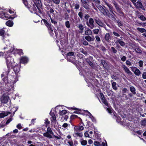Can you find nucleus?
I'll return each mask as SVG.
<instances>
[{
    "label": "nucleus",
    "mask_w": 146,
    "mask_h": 146,
    "mask_svg": "<svg viewBox=\"0 0 146 146\" xmlns=\"http://www.w3.org/2000/svg\"><path fill=\"white\" fill-rule=\"evenodd\" d=\"M90 17V16L88 14H85L84 16V18L87 25L90 29H92L95 27L94 21L93 18H89Z\"/></svg>",
    "instance_id": "obj_1"
},
{
    "label": "nucleus",
    "mask_w": 146,
    "mask_h": 146,
    "mask_svg": "<svg viewBox=\"0 0 146 146\" xmlns=\"http://www.w3.org/2000/svg\"><path fill=\"white\" fill-rule=\"evenodd\" d=\"M6 63L7 65V69L5 74L8 75L10 68H12L14 65L13 59L11 57H7L6 58Z\"/></svg>",
    "instance_id": "obj_2"
},
{
    "label": "nucleus",
    "mask_w": 146,
    "mask_h": 146,
    "mask_svg": "<svg viewBox=\"0 0 146 146\" xmlns=\"http://www.w3.org/2000/svg\"><path fill=\"white\" fill-rule=\"evenodd\" d=\"M50 134L53 135L54 137L58 139H60L61 137H59L54 135V133L52 131L51 128L49 127H48L47 129V132L44 133L43 134V135L48 138H52V136Z\"/></svg>",
    "instance_id": "obj_3"
},
{
    "label": "nucleus",
    "mask_w": 146,
    "mask_h": 146,
    "mask_svg": "<svg viewBox=\"0 0 146 146\" xmlns=\"http://www.w3.org/2000/svg\"><path fill=\"white\" fill-rule=\"evenodd\" d=\"M100 3H96L95 6L98 9L100 12L104 15L107 12L108 10L105 9L103 7L100 5Z\"/></svg>",
    "instance_id": "obj_4"
},
{
    "label": "nucleus",
    "mask_w": 146,
    "mask_h": 146,
    "mask_svg": "<svg viewBox=\"0 0 146 146\" xmlns=\"http://www.w3.org/2000/svg\"><path fill=\"white\" fill-rule=\"evenodd\" d=\"M82 5L86 10L90 9V6L88 4L89 3L88 0H81Z\"/></svg>",
    "instance_id": "obj_5"
},
{
    "label": "nucleus",
    "mask_w": 146,
    "mask_h": 146,
    "mask_svg": "<svg viewBox=\"0 0 146 146\" xmlns=\"http://www.w3.org/2000/svg\"><path fill=\"white\" fill-rule=\"evenodd\" d=\"M9 97L8 96H3L1 98V101L2 103L5 104L9 100Z\"/></svg>",
    "instance_id": "obj_6"
},
{
    "label": "nucleus",
    "mask_w": 146,
    "mask_h": 146,
    "mask_svg": "<svg viewBox=\"0 0 146 146\" xmlns=\"http://www.w3.org/2000/svg\"><path fill=\"white\" fill-rule=\"evenodd\" d=\"M132 70L133 71L135 75L137 76H139L141 73V72L136 67H132Z\"/></svg>",
    "instance_id": "obj_7"
},
{
    "label": "nucleus",
    "mask_w": 146,
    "mask_h": 146,
    "mask_svg": "<svg viewBox=\"0 0 146 146\" xmlns=\"http://www.w3.org/2000/svg\"><path fill=\"white\" fill-rule=\"evenodd\" d=\"M107 11V12L104 15L105 16H107L110 18H111L112 19V20L114 21H117L116 19L114 17L113 15H112V14H111L110 13L109 11L108 10Z\"/></svg>",
    "instance_id": "obj_8"
},
{
    "label": "nucleus",
    "mask_w": 146,
    "mask_h": 146,
    "mask_svg": "<svg viewBox=\"0 0 146 146\" xmlns=\"http://www.w3.org/2000/svg\"><path fill=\"white\" fill-rule=\"evenodd\" d=\"M101 99L102 102L106 106H108V103L106 100L105 99L103 94L102 93L100 94Z\"/></svg>",
    "instance_id": "obj_9"
},
{
    "label": "nucleus",
    "mask_w": 146,
    "mask_h": 146,
    "mask_svg": "<svg viewBox=\"0 0 146 146\" xmlns=\"http://www.w3.org/2000/svg\"><path fill=\"white\" fill-rule=\"evenodd\" d=\"M134 5L137 8L142 9L143 5L142 3L139 1H137L136 3H135Z\"/></svg>",
    "instance_id": "obj_10"
},
{
    "label": "nucleus",
    "mask_w": 146,
    "mask_h": 146,
    "mask_svg": "<svg viewBox=\"0 0 146 146\" xmlns=\"http://www.w3.org/2000/svg\"><path fill=\"white\" fill-rule=\"evenodd\" d=\"M84 127L82 126H75L74 128L75 132H78L83 130Z\"/></svg>",
    "instance_id": "obj_11"
},
{
    "label": "nucleus",
    "mask_w": 146,
    "mask_h": 146,
    "mask_svg": "<svg viewBox=\"0 0 146 146\" xmlns=\"http://www.w3.org/2000/svg\"><path fill=\"white\" fill-rule=\"evenodd\" d=\"M95 22L98 25L101 27H103L104 24L101 21V20L98 18L94 19Z\"/></svg>",
    "instance_id": "obj_12"
},
{
    "label": "nucleus",
    "mask_w": 146,
    "mask_h": 146,
    "mask_svg": "<svg viewBox=\"0 0 146 146\" xmlns=\"http://www.w3.org/2000/svg\"><path fill=\"white\" fill-rule=\"evenodd\" d=\"M28 61V58L25 56H22L20 59V62L21 63H27Z\"/></svg>",
    "instance_id": "obj_13"
},
{
    "label": "nucleus",
    "mask_w": 146,
    "mask_h": 146,
    "mask_svg": "<svg viewBox=\"0 0 146 146\" xmlns=\"http://www.w3.org/2000/svg\"><path fill=\"white\" fill-rule=\"evenodd\" d=\"M122 67L123 68L125 72L127 74H132V73L129 70V69L125 65H122Z\"/></svg>",
    "instance_id": "obj_14"
},
{
    "label": "nucleus",
    "mask_w": 146,
    "mask_h": 146,
    "mask_svg": "<svg viewBox=\"0 0 146 146\" xmlns=\"http://www.w3.org/2000/svg\"><path fill=\"white\" fill-rule=\"evenodd\" d=\"M92 31L90 29L87 28L85 30V35H92Z\"/></svg>",
    "instance_id": "obj_15"
},
{
    "label": "nucleus",
    "mask_w": 146,
    "mask_h": 146,
    "mask_svg": "<svg viewBox=\"0 0 146 146\" xmlns=\"http://www.w3.org/2000/svg\"><path fill=\"white\" fill-rule=\"evenodd\" d=\"M43 21L45 25L47 27L48 29L50 30L51 31H52L53 30L52 28L51 25L49 23H48V22L46 20L44 19Z\"/></svg>",
    "instance_id": "obj_16"
},
{
    "label": "nucleus",
    "mask_w": 146,
    "mask_h": 146,
    "mask_svg": "<svg viewBox=\"0 0 146 146\" xmlns=\"http://www.w3.org/2000/svg\"><path fill=\"white\" fill-rule=\"evenodd\" d=\"M116 38L117 39V40H116V42H115V43H117V42H118L121 46H124L125 44L124 42L121 40L119 38Z\"/></svg>",
    "instance_id": "obj_17"
},
{
    "label": "nucleus",
    "mask_w": 146,
    "mask_h": 146,
    "mask_svg": "<svg viewBox=\"0 0 146 146\" xmlns=\"http://www.w3.org/2000/svg\"><path fill=\"white\" fill-rule=\"evenodd\" d=\"M85 38L88 42L93 41L94 40V37H92L90 36H85Z\"/></svg>",
    "instance_id": "obj_18"
},
{
    "label": "nucleus",
    "mask_w": 146,
    "mask_h": 146,
    "mask_svg": "<svg viewBox=\"0 0 146 146\" xmlns=\"http://www.w3.org/2000/svg\"><path fill=\"white\" fill-rule=\"evenodd\" d=\"M105 3L109 7V11L110 12L113 13V8L112 5L111 4H110L107 3L106 2H105Z\"/></svg>",
    "instance_id": "obj_19"
},
{
    "label": "nucleus",
    "mask_w": 146,
    "mask_h": 146,
    "mask_svg": "<svg viewBox=\"0 0 146 146\" xmlns=\"http://www.w3.org/2000/svg\"><path fill=\"white\" fill-rule=\"evenodd\" d=\"M13 70L15 74L17 73L19 71V68L18 66L15 65L13 68Z\"/></svg>",
    "instance_id": "obj_20"
},
{
    "label": "nucleus",
    "mask_w": 146,
    "mask_h": 146,
    "mask_svg": "<svg viewBox=\"0 0 146 146\" xmlns=\"http://www.w3.org/2000/svg\"><path fill=\"white\" fill-rule=\"evenodd\" d=\"M101 64L103 66L105 69L107 68V64L105 60H101Z\"/></svg>",
    "instance_id": "obj_21"
},
{
    "label": "nucleus",
    "mask_w": 146,
    "mask_h": 146,
    "mask_svg": "<svg viewBox=\"0 0 146 146\" xmlns=\"http://www.w3.org/2000/svg\"><path fill=\"white\" fill-rule=\"evenodd\" d=\"M73 6L74 7V9H78L80 7V5L79 3H74L72 4Z\"/></svg>",
    "instance_id": "obj_22"
},
{
    "label": "nucleus",
    "mask_w": 146,
    "mask_h": 146,
    "mask_svg": "<svg viewBox=\"0 0 146 146\" xmlns=\"http://www.w3.org/2000/svg\"><path fill=\"white\" fill-rule=\"evenodd\" d=\"M74 136L75 137H81L83 136L82 133H78V132H75Z\"/></svg>",
    "instance_id": "obj_23"
},
{
    "label": "nucleus",
    "mask_w": 146,
    "mask_h": 146,
    "mask_svg": "<svg viewBox=\"0 0 146 146\" xmlns=\"http://www.w3.org/2000/svg\"><path fill=\"white\" fill-rule=\"evenodd\" d=\"M5 31L3 29H0V35L2 36L3 39H4L5 38Z\"/></svg>",
    "instance_id": "obj_24"
},
{
    "label": "nucleus",
    "mask_w": 146,
    "mask_h": 146,
    "mask_svg": "<svg viewBox=\"0 0 146 146\" xmlns=\"http://www.w3.org/2000/svg\"><path fill=\"white\" fill-rule=\"evenodd\" d=\"M8 114V112H3L1 113H0V117L3 118L5 116H7Z\"/></svg>",
    "instance_id": "obj_25"
},
{
    "label": "nucleus",
    "mask_w": 146,
    "mask_h": 146,
    "mask_svg": "<svg viewBox=\"0 0 146 146\" xmlns=\"http://www.w3.org/2000/svg\"><path fill=\"white\" fill-rule=\"evenodd\" d=\"M116 85L117 84L115 82H113L111 84L112 88L115 90H117V88Z\"/></svg>",
    "instance_id": "obj_26"
},
{
    "label": "nucleus",
    "mask_w": 146,
    "mask_h": 146,
    "mask_svg": "<svg viewBox=\"0 0 146 146\" xmlns=\"http://www.w3.org/2000/svg\"><path fill=\"white\" fill-rule=\"evenodd\" d=\"M130 90L133 94H136V89L134 87H130Z\"/></svg>",
    "instance_id": "obj_27"
},
{
    "label": "nucleus",
    "mask_w": 146,
    "mask_h": 146,
    "mask_svg": "<svg viewBox=\"0 0 146 146\" xmlns=\"http://www.w3.org/2000/svg\"><path fill=\"white\" fill-rule=\"evenodd\" d=\"M6 24L8 26L12 27L13 25V22L9 20L6 22Z\"/></svg>",
    "instance_id": "obj_28"
},
{
    "label": "nucleus",
    "mask_w": 146,
    "mask_h": 146,
    "mask_svg": "<svg viewBox=\"0 0 146 146\" xmlns=\"http://www.w3.org/2000/svg\"><path fill=\"white\" fill-rule=\"evenodd\" d=\"M117 11L119 13L120 15L121 16H124V13L122 11L121 9L119 7L116 9Z\"/></svg>",
    "instance_id": "obj_29"
},
{
    "label": "nucleus",
    "mask_w": 146,
    "mask_h": 146,
    "mask_svg": "<svg viewBox=\"0 0 146 146\" xmlns=\"http://www.w3.org/2000/svg\"><path fill=\"white\" fill-rule=\"evenodd\" d=\"M86 61L92 67L94 68V65L91 61L88 59H86Z\"/></svg>",
    "instance_id": "obj_30"
},
{
    "label": "nucleus",
    "mask_w": 146,
    "mask_h": 146,
    "mask_svg": "<svg viewBox=\"0 0 146 146\" xmlns=\"http://www.w3.org/2000/svg\"><path fill=\"white\" fill-rule=\"evenodd\" d=\"M110 37V36L109 33H107L105 36V39L108 42L109 41V39Z\"/></svg>",
    "instance_id": "obj_31"
},
{
    "label": "nucleus",
    "mask_w": 146,
    "mask_h": 146,
    "mask_svg": "<svg viewBox=\"0 0 146 146\" xmlns=\"http://www.w3.org/2000/svg\"><path fill=\"white\" fill-rule=\"evenodd\" d=\"M141 123L142 126H145L146 125V119L145 118L141 121Z\"/></svg>",
    "instance_id": "obj_32"
},
{
    "label": "nucleus",
    "mask_w": 146,
    "mask_h": 146,
    "mask_svg": "<svg viewBox=\"0 0 146 146\" xmlns=\"http://www.w3.org/2000/svg\"><path fill=\"white\" fill-rule=\"evenodd\" d=\"M137 30L141 33H143L146 31V30L142 28H140L138 27L137 28Z\"/></svg>",
    "instance_id": "obj_33"
},
{
    "label": "nucleus",
    "mask_w": 146,
    "mask_h": 146,
    "mask_svg": "<svg viewBox=\"0 0 146 146\" xmlns=\"http://www.w3.org/2000/svg\"><path fill=\"white\" fill-rule=\"evenodd\" d=\"M5 13H3L2 11L0 12V17L1 18H6L7 17L5 16Z\"/></svg>",
    "instance_id": "obj_34"
},
{
    "label": "nucleus",
    "mask_w": 146,
    "mask_h": 146,
    "mask_svg": "<svg viewBox=\"0 0 146 146\" xmlns=\"http://www.w3.org/2000/svg\"><path fill=\"white\" fill-rule=\"evenodd\" d=\"M80 51L82 52V53L85 54V55H87L88 54L87 52L85 51L83 48H80Z\"/></svg>",
    "instance_id": "obj_35"
},
{
    "label": "nucleus",
    "mask_w": 146,
    "mask_h": 146,
    "mask_svg": "<svg viewBox=\"0 0 146 146\" xmlns=\"http://www.w3.org/2000/svg\"><path fill=\"white\" fill-rule=\"evenodd\" d=\"M78 27L80 30L83 31L84 28L83 25L82 24H79Z\"/></svg>",
    "instance_id": "obj_36"
},
{
    "label": "nucleus",
    "mask_w": 146,
    "mask_h": 146,
    "mask_svg": "<svg viewBox=\"0 0 146 146\" xmlns=\"http://www.w3.org/2000/svg\"><path fill=\"white\" fill-rule=\"evenodd\" d=\"M66 111L65 110H63L61 111H60V114L61 115H63L66 113Z\"/></svg>",
    "instance_id": "obj_37"
},
{
    "label": "nucleus",
    "mask_w": 146,
    "mask_h": 146,
    "mask_svg": "<svg viewBox=\"0 0 146 146\" xmlns=\"http://www.w3.org/2000/svg\"><path fill=\"white\" fill-rule=\"evenodd\" d=\"M83 14L82 12L80 11L78 13V15L79 17H80L81 19H82L83 18Z\"/></svg>",
    "instance_id": "obj_38"
},
{
    "label": "nucleus",
    "mask_w": 146,
    "mask_h": 146,
    "mask_svg": "<svg viewBox=\"0 0 146 146\" xmlns=\"http://www.w3.org/2000/svg\"><path fill=\"white\" fill-rule=\"evenodd\" d=\"M44 121V123L45 126L46 127H47L48 125L50 123V122L48 120V119L47 118H46V119H45Z\"/></svg>",
    "instance_id": "obj_39"
},
{
    "label": "nucleus",
    "mask_w": 146,
    "mask_h": 146,
    "mask_svg": "<svg viewBox=\"0 0 146 146\" xmlns=\"http://www.w3.org/2000/svg\"><path fill=\"white\" fill-rule=\"evenodd\" d=\"M65 25L66 26L67 28H69L70 27V24L69 21H66L65 23Z\"/></svg>",
    "instance_id": "obj_40"
},
{
    "label": "nucleus",
    "mask_w": 146,
    "mask_h": 146,
    "mask_svg": "<svg viewBox=\"0 0 146 146\" xmlns=\"http://www.w3.org/2000/svg\"><path fill=\"white\" fill-rule=\"evenodd\" d=\"M81 144L82 145H86L87 143L86 140H83L81 142Z\"/></svg>",
    "instance_id": "obj_41"
},
{
    "label": "nucleus",
    "mask_w": 146,
    "mask_h": 146,
    "mask_svg": "<svg viewBox=\"0 0 146 146\" xmlns=\"http://www.w3.org/2000/svg\"><path fill=\"white\" fill-rule=\"evenodd\" d=\"M135 51L136 52L138 53H141V50L139 48H137L135 49Z\"/></svg>",
    "instance_id": "obj_42"
},
{
    "label": "nucleus",
    "mask_w": 146,
    "mask_h": 146,
    "mask_svg": "<svg viewBox=\"0 0 146 146\" xmlns=\"http://www.w3.org/2000/svg\"><path fill=\"white\" fill-rule=\"evenodd\" d=\"M67 56H74V52H70L67 54Z\"/></svg>",
    "instance_id": "obj_43"
},
{
    "label": "nucleus",
    "mask_w": 146,
    "mask_h": 146,
    "mask_svg": "<svg viewBox=\"0 0 146 146\" xmlns=\"http://www.w3.org/2000/svg\"><path fill=\"white\" fill-rule=\"evenodd\" d=\"M93 33L94 34H98L99 32V30L98 29H94L93 30Z\"/></svg>",
    "instance_id": "obj_44"
},
{
    "label": "nucleus",
    "mask_w": 146,
    "mask_h": 146,
    "mask_svg": "<svg viewBox=\"0 0 146 146\" xmlns=\"http://www.w3.org/2000/svg\"><path fill=\"white\" fill-rule=\"evenodd\" d=\"M113 3L116 9L119 8V7L118 4L115 1H114Z\"/></svg>",
    "instance_id": "obj_45"
},
{
    "label": "nucleus",
    "mask_w": 146,
    "mask_h": 146,
    "mask_svg": "<svg viewBox=\"0 0 146 146\" xmlns=\"http://www.w3.org/2000/svg\"><path fill=\"white\" fill-rule=\"evenodd\" d=\"M111 49L113 53L115 54L117 53V50L114 47H111Z\"/></svg>",
    "instance_id": "obj_46"
},
{
    "label": "nucleus",
    "mask_w": 146,
    "mask_h": 146,
    "mask_svg": "<svg viewBox=\"0 0 146 146\" xmlns=\"http://www.w3.org/2000/svg\"><path fill=\"white\" fill-rule=\"evenodd\" d=\"M94 145L96 146H98L100 145V143L99 142L97 141H94Z\"/></svg>",
    "instance_id": "obj_47"
},
{
    "label": "nucleus",
    "mask_w": 146,
    "mask_h": 146,
    "mask_svg": "<svg viewBox=\"0 0 146 146\" xmlns=\"http://www.w3.org/2000/svg\"><path fill=\"white\" fill-rule=\"evenodd\" d=\"M111 78L115 80H116L118 79V78H117L116 76H114V75H111Z\"/></svg>",
    "instance_id": "obj_48"
},
{
    "label": "nucleus",
    "mask_w": 146,
    "mask_h": 146,
    "mask_svg": "<svg viewBox=\"0 0 146 146\" xmlns=\"http://www.w3.org/2000/svg\"><path fill=\"white\" fill-rule=\"evenodd\" d=\"M49 16L50 18V20L52 23H53L54 25H55L57 23V22L56 21H55L53 20L51 18V17L50 15H49Z\"/></svg>",
    "instance_id": "obj_49"
},
{
    "label": "nucleus",
    "mask_w": 146,
    "mask_h": 146,
    "mask_svg": "<svg viewBox=\"0 0 146 146\" xmlns=\"http://www.w3.org/2000/svg\"><path fill=\"white\" fill-rule=\"evenodd\" d=\"M140 19L143 21H145L146 20V18L143 15H141L139 17Z\"/></svg>",
    "instance_id": "obj_50"
},
{
    "label": "nucleus",
    "mask_w": 146,
    "mask_h": 146,
    "mask_svg": "<svg viewBox=\"0 0 146 146\" xmlns=\"http://www.w3.org/2000/svg\"><path fill=\"white\" fill-rule=\"evenodd\" d=\"M53 2L56 4H58L60 3V0H52Z\"/></svg>",
    "instance_id": "obj_51"
},
{
    "label": "nucleus",
    "mask_w": 146,
    "mask_h": 146,
    "mask_svg": "<svg viewBox=\"0 0 146 146\" xmlns=\"http://www.w3.org/2000/svg\"><path fill=\"white\" fill-rule=\"evenodd\" d=\"M3 81L5 82V84H7L8 83V81L7 80V78L6 77H5L3 79Z\"/></svg>",
    "instance_id": "obj_52"
},
{
    "label": "nucleus",
    "mask_w": 146,
    "mask_h": 146,
    "mask_svg": "<svg viewBox=\"0 0 146 146\" xmlns=\"http://www.w3.org/2000/svg\"><path fill=\"white\" fill-rule=\"evenodd\" d=\"M126 64L127 65L131 66L132 65V64L131 62L129 60H126Z\"/></svg>",
    "instance_id": "obj_53"
},
{
    "label": "nucleus",
    "mask_w": 146,
    "mask_h": 146,
    "mask_svg": "<svg viewBox=\"0 0 146 146\" xmlns=\"http://www.w3.org/2000/svg\"><path fill=\"white\" fill-rule=\"evenodd\" d=\"M52 119H51V121L52 122H53L55 123L56 121V116H53V117H52Z\"/></svg>",
    "instance_id": "obj_54"
},
{
    "label": "nucleus",
    "mask_w": 146,
    "mask_h": 146,
    "mask_svg": "<svg viewBox=\"0 0 146 146\" xmlns=\"http://www.w3.org/2000/svg\"><path fill=\"white\" fill-rule=\"evenodd\" d=\"M142 78L144 79H146V72H144L142 75Z\"/></svg>",
    "instance_id": "obj_55"
},
{
    "label": "nucleus",
    "mask_w": 146,
    "mask_h": 146,
    "mask_svg": "<svg viewBox=\"0 0 146 146\" xmlns=\"http://www.w3.org/2000/svg\"><path fill=\"white\" fill-rule=\"evenodd\" d=\"M113 33L114 35L116 36L119 37L120 36V35L119 34L115 31L113 32Z\"/></svg>",
    "instance_id": "obj_56"
},
{
    "label": "nucleus",
    "mask_w": 146,
    "mask_h": 146,
    "mask_svg": "<svg viewBox=\"0 0 146 146\" xmlns=\"http://www.w3.org/2000/svg\"><path fill=\"white\" fill-rule=\"evenodd\" d=\"M35 1L34 0H33V1L35 2V3L37 4H40V3H41V1L40 0H35Z\"/></svg>",
    "instance_id": "obj_57"
},
{
    "label": "nucleus",
    "mask_w": 146,
    "mask_h": 146,
    "mask_svg": "<svg viewBox=\"0 0 146 146\" xmlns=\"http://www.w3.org/2000/svg\"><path fill=\"white\" fill-rule=\"evenodd\" d=\"M95 38L96 39V40L98 42H100V37L98 35H96L95 36Z\"/></svg>",
    "instance_id": "obj_58"
},
{
    "label": "nucleus",
    "mask_w": 146,
    "mask_h": 146,
    "mask_svg": "<svg viewBox=\"0 0 146 146\" xmlns=\"http://www.w3.org/2000/svg\"><path fill=\"white\" fill-rule=\"evenodd\" d=\"M91 1H92L94 3H100V1L99 0H90Z\"/></svg>",
    "instance_id": "obj_59"
},
{
    "label": "nucleus",
    "mask_w": 146,
    "mask_h": 146,
    "mask_svg": "<svg viewBox=\"0 0 146 146\" xmlns=\"http://www.w3.org/2000/svg\"><path fill=\"white\" fill-rule=\"evenodd\" d=\"M126 59V57L125 56H123L121 58V61L123 62H124V61H125Z\"/></svg>",
    "instance_id": "obj_60"
},
{
    "label": "nucleus",
    "mask_w": 146,
    "mask_h": 146,
    "mask_svg": "<svg viewBox=\"0 0 146 146\" xmlns=\"http://www.w3.org/2000/svg\"><path fill=\"white\" fill-rule=\"evenodd\" d=\"M68 143L69 144L70 146H74L73 143V141L72 140L71 141H69L68 142Z\"/></svg>",
    "instance_id": "obj_61"
},
{
    "label": "nucleus",
    "mask_w": 146,
    "mask_h": 146,
    "mask_svg": "<svg viewBox=\"0 0 146 146\" xmlns=\"http://www.w3.org/2000/svg\"><path fill=\"white\" fill-rule=\"evenodd\" d=\"M32 8L34 11H36L37 10V9L36 8L35 6L34 5H33V6Z\"/></svg>",
    "instance_id": "obj_62"
},
{
    "label": "nucleus",
    "mask_w": 146,
    "mask_h": 146,
    "mask_svg": "<svg viewBox=\"0 0 146 146\" xmlns=\"http://www.w3.org/2000/svg\"><path fill=\"white\" fill-rule=\"evenodd\" d=\"M17 127L19 129H21L22 128V127L21 124L20 123L19 124L17 125Z\"/></svg>",
    "instance_id": "obj_63"
},
{
    "label": "nucleus",
    "mask_w": 146,
    "mask_h": 146,
    "mask_svg": "<svg viewBox=\"0 0 146 146\" xmlns=\"http://www.w3.org/2000/svg\"><path fill=\"white\" fill-rule=\"evenodd\" d=\"M83 44L85 45H88V42L86 40H84L83 42Z\"/></svg>",
    "instance_id": "obj_64"
}]
</instances>
